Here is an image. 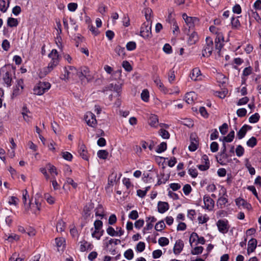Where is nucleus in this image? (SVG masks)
Listing matches in <instances>:
<instances>
[{
	"label": "nucleus",
	"mask_w": 261,
	"mask_h": 261,
	"mask_svg": "<svg viewBox=\"0 0 261 261\" xmlns=\"http://www.w3.org/2000/svg\"><path fill=\"white\" fill-rule=\"evenodd\" d=\"M210 31L216 36L215 40V49L218 55L220 56L221 50L223 47L224 42L223 33L220 30L214 26H211Z\"/></svg>",
	"instance_id": "nucleus-1"
},
{
	"label": "nucleus",
	"mask_w": 261,
	"mask_h": 261,
	"mask_svg": "<svg viewBox=\"0 0 261 261\" xmlns=\"http://www.w3.org/2000/svg\"><path fill=\"white\" fill-rule=\"evenodd\" d=\"M41 201L42 199L39 196L35 197L34 199L32 198L31 201H29V204L24 207L25 213L31 212L33 214H38L41 210Z\"/></svg>",
	"instance_id": "nucleus-2"
},
{
	"label": "nucleus",
	"mask_w": 261,
	"mask_h": 261,
	"mask_svg": "<svg viewBox=\"0 0 261 261\" xmlns=\"http://www.w3.org/2000/svg\"><path fill=\"white\" fill-rule=\"evenodd\" d=\"M0 74H2V80L7 87H10L13 80L12 70L6 67H3L0 70Z\"/></svg>",
	"instance_id": "nucleus-3"
},
{
	"label": "nucleus",
	"mask_w": 261,
	"mask_h": 261,
	"mask_svg": "<svg viewBox=\"0 0 261 261\" xmlns=\"http://www.w3.org/2000/svg\"><path fill=\"white\" fill-rule=\"evenodd\" d=\"M51 85L49 82H40L34 88L35 94L41 95L47 91L50 88Z\"/></svg>",
	"instance_id": "nucleus-4"
},
{
	"label": "nucleus",
	"mask_w": 261,
	"mask_h": 261,
	"mask_svg": "<svg viewBox=\"0 0 261 261\" xmlns=\"http://www.w3.org/2000/svg\"><path fill=\"white\" fill-rule=\"evenodd\" d=\"M205 41L206 44L202 50V56L208 57L212 55L213 51L216 50L215 46H214L213 40L210 37H206Z\"/></svg>",
	"instance_id": "nucleus-5"
},
{
	"label": "nucleus",
	"mask_w": 261,
	"mask_h": 261,
	"mask_svg": "<svg viewBox=\"0 0 261 261\" xmlns=\"http://www.w3.org/2000/svg\"><path fill=\"white\" fill-rule=\"evenodd\" d=\"M140 35L144 39L150 38L152 36L151 22L146 21L144 22L140 29Z\"/></svg>",
	"instance_id": "nucleus-6"
},
{
	"label": "nucleus",
	"mask_w": 261,
	"mask_h": 261,
	"mask_svg": "<svg viewBox=\"0 0 261 261\" xmlns=\"http://www.w3.org/2000/svg\"><path fill=\"white\" fill-rule=\"evenodd\" d=\"M77 69L73 66L65 67L64 74L62 75L61 79L64 81H68L70 79H74L75 77V73Z\"/></svg>",
	"instance_id": "nucleus-7"
},
{
	"label": "nucleus",
	"mask_w": 261,
	"mask_h": 261,
	"mask_svg": "<svg viewBox=\"0 0 261 261\" xmlns=\"http://www.w3.org/2000/svg\"><path fill=\"white\" fill-rule=\"evenodd\" d=\"M58 63L57 61H50L48 66L41 69L39 72V76L40 77H43L49 73H50L58 65Z\"/></svg>",
	"instance_id": "nucleus-8"
},
{
	"label": "nucleus",
	"mask_w": 261,
	"mask_h": 261,
	"mask_svg": "<svg viewBox=\"0 0 261 261\" xmlns=\"http://www.w3.org/2000/svg\"><path fill=\"white\" fill-rule=\"evenodd\" d=\"M11 211L7 208H2L0 210V217L5 219V223L10 227L12 223V219L10 215Z\"/></svg>",
	"instance_id": "nucleus-9"
},
{
	"label": "nucleus",
	"mask_w": 261,
	"mask_h": 261,
	"mask_svg": "<svg viewBox=\"0 0 261 261\" xmlns=\"http://www.w3.org/2000/svg\"><path fill=\"white\" fill-rule=\"evenodd\" d=\"M201 164L197 165V168L201 171H206L209 169L210 164L208 157L207 155L204 154L201 159Z\"/></svg>",
	"instance_id": "nucleus-10"
},
{
	"label": "nucleus",
	"mask_w": 261,
	"mask_h": 261,
	"mask_svg": "<svg viewBox=\"0 0 261 261\" xmlns=\"http://www.w3.org/2000/svg\"><path fill=\"white\" fill-rule=\"evenodd\" d=\"M85 119L87 124L91 127H94L97 124L95 115L90 112L86 113Z\"/></svg>",
	"instance_id": "nucleus-11"
},
{
	"label": "nucleus",
	"mask_w": 261,
	"mask_h": 261,
	"mask_svg": "<svg viewBox=\"0 0 261 261\" xmlns=\"http://www.w3.org/2000/svg\"><path fill=\"white\" fill-rule=\"evenodd\" d=\"M182 18L190 29L193 28L198 22V19L197 17H189L185 13L183 14Z\"/></svg>",
	"instance_id": "nucleus-12"
},
{
	"label": "nucleus",
	"mask_w": 261,
	"mask_h": 261,
	"mask_svg": "<svg viewBox=\"0 0 261 261\" xmlns=\"http://www.w3.org/2000/svg\"><path fill=\"white\" fill-rule=\"evenodd\" d=\"M198 137L195 134H192L190 136V145L189 149L191 151H195L198 146Z\"/></svg>",
	"instance_id": "nucleus-13"
},
{
	"label": "nucleus",
	"mask_w": 261,
	"mask_h": 261,
	"mask_svg": "<svg viewBox=\"0 0 261 261\" xmlns=\"http://www.w3.org/2000/svg\"><path fill=\"white\" fill-rule=\"evenodd\" d=\"M203 202L204 204V208L208 211H212L213 209L215 202L208 195L204 196Z\"/></svg>",
	"instance_id": "nucleus-14"
},
{
	"label": "nucleus",
	"mask_w": 261,
	"mask_h": 261,
	"mask_svg": "<svg viewBox=\"0 0 261 261\" xmlns=\"http://www.w3.org/2000/svg\"><path fill=\"white\" fill-rule=\"evenodd\" d=\"M223 192L224 193L223 195L220 197L217 202V206L220 208H224L228 202V199H227V196L225 189H223Z\"/></svg>",
	"instance_id": "nucleus-15"
},
{
	"label": "nucleus",
	"mask_w": 261,
	"mask_h": 261,
	"mask_svg": "<svg viewBox=\"0 0 261 261\" xmlns=\"http://www.w3.org/2000/svg\"><path fill=\"white\" fill-rule=\"evenodd\" d=\"M218 229L220 232L222 233H226L228 230V227L227 226V221L223 220H219L217 223Z\"/></svg>",
	"instance_id": "nucleus-16"
},
{
	"label": "nucleus",
	"mask_w": 261,
	"mask_h": 261,
	"mask_svg": "<svg viewBox=\"0 0 261 261\" xmlns=\"http://www.w3.org/2000/svg\"><path fill=\"white\" fill-rule=\"evenodd\" d=\"M23 89V81L22 79L17 81V84L13 89V95L17 96L20 93V91Z\"/></svg>",
	"instance_id": "nucleus-17"
},
{
	"label": "nucleus",
	"mask_w": 261,
	"mask_h": 261,
	"mask_svg": "<svg viewBox=\"0 0 261 261\" xmlns=\"http://www.w3.org/2000/svg\"><path fill=\"white\" fill-rule=\"evenodd\" d=\"M190 76L191 79L194 81L201 80V74L200 69L198 68H194L190 73Z\"/></svg>",
	"instance_id": "nucleus-18"
},
{
	"label": "nucleus",
	"mask_w": 261,
	"mask_h": 261,
	"mask_svg": "<svg viewBox=\"0 0 261 261\" xmlns=\"http://www.w3.org/2000/svg\"><path fill=\"white\" fill-rule=\"evenodd\" d=\"M184 246V242L181 240L176 241L173 248V252L175 254H179L183 249Z\"/></svg>",
	"instance_id": "nucleus-19"
},
{
	"label": "nucleus",
	"mask_w": 261,
	"mask_h": 261,
	"mask_svg": "<svg viewBox=\"0 0 261 261\" xmlns=\"http://www.w3.org/2000/svg\"><path fill=\"white\" fill-rule=\"evenodd\" d=\"M197 95L194 92H188L186 94L185 99L186 102L188 104H192L196 99Z\"/></svg>",
	"instance_id": "nucleus-20"
},
{
	"label": "nucleus",
	"mask_w": 261,
	"mask_h": 261,
	"mask_svg": "<svg viewBox=\"0 0 261 261\" xmlns=\"http://www.w3.org/2000/svg\"><path fill=\"white\" fill-rule=\"evenodd\" d=\"M251 128L252 127L249 125L246 124L243 125L237 133L238 138L239 139H242L246 135L247 131Z\"/></svg>",
	"instance_id": "nucleus-21"
},
{
	"label": "nucleus",
	"mask_w": 261,
	"mask_h": 261,
	"mask_svg": "<svg viewBox=\"0 0 261 261\" xmlns=\"http://www.w3.org/2000/svg\"><path fill=\"white\" fill-rule=\"evenodd\" d=\"M257 241L255 239H250L248 243L247 253L253 252L256 248Z\"/></svg>",
	"instance_id": "nucleus-22"
},
{
	"label": "nucleus",
	"mask_w": 261,
	"mask_h": 261,
	"mask_svg": "<svg viewBox=\"0 0 261 261\" xmlns=\"http://www.w3.org/2000/svg\"><path fill=\"white\" fill-rule=\"evenodd\" d=\"M83 73L84 77L86 78L88 81H92L94 79V74L91 73L89 69L87 67H83Z\"/></svg>",
	"instance_id": "nucleus-23"
},
{
	"label": "nucleus",
	"mask_w": 261,
	"mask_h": 261,
	"mask_svg": "<svg viewBox=\"0 0 261 261\" xmlns=\"http://www.w3.org/2000/svg\"><path fill=\"white\" fill-rule=\"evenodd\" d=\"M56 246L58 248L59 251H62L65 247V240L63 238H56Z\"/></svg>",
	"instance_id": "nucleus-24"
},
{
	"label": "nucleus",
	"mask_w": 261,
	"mask_h": 261,
	"mask_svg": "<svg viewBox=\"0 0 261 261\" xmlns=\"http://www.w3.org/2000/svg\"><path fill=\"white\" fill-rule=\"evenodd\" d=\"M86 147L84 144H82L79 147V153L80 156L84 160L88 161V155L86 150Z\"/></svg>",
	"instance_id": "nucleus-25"
},
{
	"label": "nucleus",
	"mask_w": 261,
	"mask_h": 261,
	"mask_svg": "<svg viewBox=\"0 0 261 261\" xmlns=\"http://www.w3.org/2000/svg\"><path fill=\"white\" fill-rule=\"evenodd\" d=\"M158 212L161 214L164 213L169 209V204L166 202H159L158 204Z\"/></svg>",
	"instance_id": "nucleus-26"
},
{
	"label": "nucleus",
	"mask_w": 261,
	"mask_h": 261,
	"mask_svg": "<svg viewBox=\"0 0 261 261\" xmlns=\"http://www.w3.org/2000/svg\"><path fill=\"white\" fill-rule=\"evenodd\" d=\"M29 113H30V111L27 108L26 105H24L22 107L21 114L23 116V119L29 122L31 119V117L28 115Z\"/></svg>",
	"instance_id": "nucleus-27"
},
{
	"label": "nucleus",
	"mask_w": 261,
	"mask_h": 261,
	"mask_svg": "<svg viewBox=\"0 0 261 261\" xmlns=\"http://www.w3.org/2000/svg\"><path fill=\"white\" fill-rule=\"evenodd\" d=\"M198 40V36L197 34L195 32H192L189 35L188 40V43L190 45L195 44Z\"/></svg>",
	"instance_id": "nucleus-28"
},
{
	"label": "nucleus",
	"mask_w": 261,
	"mask_h": 261,
	"mask_svg": "<svg viewBox=\"0 0 261 261\" xmlns=\"http://www.w3.org/2000/svg\"><path fill=\"white\" fill-rule=\"evenodd\" d=\"M80 249L81 252H84L86 250L91 249L92 245L86 241H82L80 243Z\"/></svg>",
	"instance_id": "nucleus-29"
},
{
	"label": "nucleus",
	"mask_w": 261,
	"mask_h": 261,
	"mask_svg": "<svg viewBox=\"0 0 261 261\" xmlns=\"http://www.w3.org/2000/svg\"><path fill=\"white\" fill-rule=\"evenodd\" d=\"M22 202L24 207L26 206L27 204H29V201H31L28 191L25 189L22 191Z\"/></svg>",
	"instance_id": "nucleus-30"
},
{
	"label": "nucleus",
	"mask_w": 261,
	"mask_h": 261,
	"mask_svg": "<svg viewBox=\"0 0 261 261\" xmlns=\"http://www.w3.org/2000/svg\"><path fill=\"white\" fill-rule=\"evenodd\" d=\"M144 13L145 15L146 21L152 22V11L149 8H146L144 10Z\"/></svg>",
	"instance_id": "nucleus-31"
},
{
	"label": "nucleus",
	"mask_w": 261,
	"mask_h": 261,
	"mask_svg": "<svg viewBox=\"0 0 261 261\" xmlns=\"http://www.w3.org/2000/svg\"><path fill=\"white\" fill-rule=\"evenodd\" d=\"M158 116L155 115H151L149 117V124L151 126L156 127L158 125Z\"/></svg>",
	"instance_id": "nucleus-32"
},
{
	"label": "nucleus",
	"mask_w": 261,
	"mask_h": 261,
	"mask_svg": "<svg viewBox=\"0 0 261 261\" xmlns=\"http://www.w3.org/2000/svg\"><path fill=\"white\" fill-rule=\"evenodd\" d=\"M48 57L51 59V61H57V63H59V58L58 53L56 49H53L51 53L48 55Z\"/></svg>",
	"instance_id": "nucleus-33"
},
{
	"label": "nucleus",
	"mask_w": 261,
	"mask_h": 261,
	"mask_svg": "<svg viewBox=\"0 0 261 261\" xmlns=\"http://www.w3.org/2000/svg\"><path fill=\"white\" fill-rule=\"evenodd\" d=\"M66 228L65 222L62 220H59L57 223L56 228L58 232H62L64 231Z\"/></svg>",
	"instance_id": "nucleus-34"
},
{
	"label": "nucleus",
	"mask_w": 261,
	"mask_h": 261,
	"mask_svg": "<svg viewBox=\"0 0 261 261\" xmlns=\"http://www.w3.org/2000/svg\"><path fill=\"white\" fill-rule=\"evenodd\" d=\"M9 5L8 0H0V10L3 12H6Z\"/></svg>",
	"instance_id": "nucleus-35"
},
{
	"label": "nucleus",
	"mask_w": 261,
	"mask_h": 261,
	"mask_svg": "<svg viewBox=\"0 0 261 261\" xmlns=\"http://www.w3.org/2000/svg\"><path fill=\"white\" fill-rule=\"evenodd\" d=\"M168 15L167 18V21L170 23H172L175 21L174 18V9L172 8L169 9L168 10Z\"/></svg>",
	"instance_id": "nucleus-36"
},
{
	"label": "nucleus",
	"mask_w": 261,
	"mask_h": 261,
	"mask_svg": "<svg viewBox=\"0 0 261 261\" xmlns=\"http://www.w3.org/2000/svg\"><path fill=\"white\" fill-rule=\"evenodd\" d=\"M95 215L96 216H99L101 218L104 216V210L101 205H98L97 207L96 208Z\"/></svg>",
	"instance_id": "nucleus-37"
},
{
	"label": "nucleus",
	"mask_w": 261,
	"mask_h": 261,
	"mask_svg": "<svg viewBox=\"0 0 261 261\" xmlns=\"http://www.w3.org/2000/svg\"><path fill=\"white\" fill-rule=\"evenodd\" d=\"M18 23V20L16 18L9 17L7 20L8 25L10 27H16Z\"/></svg>",
	"instance_id": "nucleus-38"
},
{
	"label": "nucleus",
	"mask_w": 261,
	"mask_h": 261,
	"mask_svg": "<svg viewBox=\"0 0 261 261\" xmlns=\"http://www.w3.org/2000/svg\"><path fill=\"white\" fill-rule=\"evenodd\" d=\"M134 252L132 249H128L124 253V257L128 260H131L134 257Z\"/></svg>",
	"instance_id": "nucleus-39"
},
{
	"label": "nucleus",
	"mask_w": 261,
	"mask_h": 261,
	"mask_svg": "<svg viewBox=\"0 0 261 261\" xmlns=\"http://www.w3.org/2000/svg\"><path fill=\"white\" fill-rule=\"evenodd\" d=\"M109 155L108 152L106 150H100L97 152V156L99 158L105 160Z\"/></svg>",
	"instance_id": "nucleus-40"
},
{
	"label": "nucleus",
	"mask_w": 261,
	"mask_h": 261,
	"mask_svg": "<svg viewBox=\"0 0 261 261\" xmlns=\"http://www.w3.org/2000/svg\"><path fill=\"white\" fill-rule=\"evenodd\" d=\"M166 227L165 224L163 220L158 222L155 225V229L156 231H161Z\"/></svg>",
	"instance_id": "nucleus-41"
},
{
	"label": "nucleus",
	"mask_w": 261,
	"mask_h": 261,
	"mask_svg": "<svg viewBox=\"0 0 261 261\" xmlns=\"http://www.w3.org/2000/svg\"><path fill=\"white\" fill-rule=\"evenodd\" d=\"M234 137V132L233 130L231 131L227 136L224 137L223 141L226 142H231Z\"/></svg>",
	"instance_id": "nucleus-42"
},
{
	"label": "nucleus",
	"mask_w": 261,
	"mask_h": 261,
	"mask_svg": "<svg viewBox=\"0 0 261 261\" xmlns=\"http://www.w3.org/2000/svg\"><path fill=\"white\" fill-rule=\"evenodd\" d=\"M117 177V174L113 172L109 177L108 178V185L113 186L114 183L116 181Z\"/></svg>",
	"instance_id": "nucleus-43"
},
{
	"label": "nucleus",
	"mask_w": 261,
	"mask_h": 261,
	"mask_svg": "<svg viewBox=\"0 0 261 261\" xmlns=\"http://www.w3.org/2000/svg\"><path fill=\"white\" fill-rule=\"evenodd\" d=\"M154 82L156 85L159 87V88L161 89V90L163 91L165 93L166 92V89L159 77H156L154 80Z\"/></svg>",
	"instance_id": "nucleus-44"
},
{
	"label": "nucleus",
	"mask_w": 261,
	"mask_h": 261,
	"mask_svg": "<svg viewBox=\"0 0 261 261\" xmlns=\"http://www.w3.org/2000/svg\"><path fill=\"white\" fill-rule=\"evenodd\" d=\"M259 117L260 116L258 113H255L249 117V121L252 123H256L259 120Z\"/></svg>",
	"instance_id": "nucleus-45"
},
{
	"label": "nucleus",
	"mask_w": 261,
	"mask_h": 261,
	"mask_svg": "<svg viewBox=\"0 0 261 261\" xmlns=\"http://www.w3.org/2000/svg\"><path fill=\"white\" fill-rule=\"evenodd\" d=\"M141 97L143 101L145 102L148 101L149 97V92L148 90L146 89L143 90L141 94Z\"/></svg>",
	"instance_id": "nucleus-46"
},
{
	"label": "nucleus",
	"mask_w": 261,
	"mask_h": 261,
	"mask_svg": "<svg viewBox=\"0 0 261 261\" xmlns=\"http://www.w3.org/2000/svg\"><path fill=\"white\" fill-rule=\"evenodd\" d=\"M159 244L161 246H165L169 244V241L168 238L165 237H161L159 239Z\"/></svg>",
	"instance_id": "nucleus-47"
},
{
	"label": "nucleus",
	"mask_w": 261,
	"mask_h": 261,
	"mask_svg": "<svg viewBox=\"0 0 261 261\" xmlns=\"http://www.w3.org/2000/svg\"><path fill=\"white\" fill-rule=\"evenodd\" d=\"M198 239V236L196 232H192L190 237L189 242L191 246H192V244L195 243L196 241L197 242Z\"/></svg>",
	"instance_id": "nucleus-48"
},
{
	"label": "nucleus",
	"mask_w": 261,
	"mask_h": 261,
	"mask_svg": "<svg viewBox=\"0 0 261 261\" xmlns=\"http://www.w3.org/2000/svg\"><path fill=\"white\" fill-rule=\"evenodd\" d=\"M115 51L119 56H124L125 55V48L124 47H121L119 45L116 47Z\"/></svg>",
	"instance_id": "nucleus-49"
},
{
	"label": "nucleus",
	"mask_w": 261,
	"mask_h": 261,
	"mask_svg": "<svg viewBox=\"0 0 261 261\" xmlns=\"http://www.w3.org/2000/svg\"><path fill=\"white\" fill-rule=\"evenodd\" d=\"M167 148V144L165 142L161 143L158 145L156 148V152L158 153H161L164 151Z\"/></svg>",
	"instance_id": "nucleus-50"
},
{
	"label": "nucleus",
	"mask_w": 261,
	"mask_h": 261,
	"mask_svg": "<svg viewBox=\"0 0 261 261\" xmlns=\"http://www.w3.org/2000/svg\"><path fill=\"white\" fill-rule=\"evenodd\" d=\"M109 88L110 90L115 91L117 92H119L121 89V86L120 85L111 84L109 86Z\"/></svg>",
	"instance_id": "nucleus-51"
},
{
	"label": "nucleus",
	"mask_w": 261,
	"mask_h": 261,
	"mask_svg": "<svg viewBox=\"0 0 261 261\" xmlns=\"http://www.w3.org/2000/svg\"><path fill=\"white\" fill-rule=\"evenodd\" d=\"M203 250V248L202 246L196 247L191 251V253L193 255L199 254L202 252Z\"/></svg>",
	"instance_id": "nucleus-52"
},
{
	"label": "nucleus",
	"mask_w": 261,
	"mask_h": 261,
	"mask_svg": "<svg viewBox=\"0 0 261 261\" xmlns=\"http://www.w3.org/2000/svg\"><path fill=\"white\" fill-rule=\"evenodd\" d=\"M257 143V140L254 137H252L247 142V145L251 147H253L256 145Z\"/></svg>",
	"instance_id": "nucleus-53"
},
{
	"label": "nucleus",
	"mask_w": 261,
	"mask_h": 261,
	"mask_svg": "<svg viewBox=\"0 0 261 261\" xmlns=\"http://www.w3.org/2000/svg\"><path fill=\"white\" fill-rule=\"evenodd\" d=\"M236 154L238 156H241L244 152V149L241 145H238L236 149Z\"/></svg>",
	"instance_id": "nucleus-54"
},
{
	"label": "nucleus",
	"mask_w": 261,
	"mask_h": 261,
	"mask_svg": "<svg viewBox=\"0 0 261 261\" xmlns=\"http://www.w3.org/2000/svg\"><path fill=\"white\" fill-rule=\"evenodd\" d=\"M219 130L221 134L225 135L228 130V125L226 123H223L219 127Z\"/></svg>",
	"instance_id": "nucleus-55"
},
{
	"label": "nucleus",
	"mask_w": 261,
	"mask_h": 261,
	"mask_svg": "<svg viewBox=\"0 0 261 261\" xmlns=\"http://www.w3.org/2000/svg\"><path fill=\"white\" fill-rule=\"evenodd\" d=\"M47 166L48 168L49 173L51 175H53V174H55L56 175H57L58 174V172L57 171V169L54 166H53L50 164H48L47 165Z\"/></svg>",
	"instance_id": "nucleus-56"
},
{
	"label": "nucleus",
	"mask_w": 261,
	"mask_h": 261,
	"mask_svg": "<svg viewBox=\"0 0 261 261\" xmlns=\"http://www.w3.org/2000/svg\"><path fill=\"white\" fill-rule=\"evenodd\" d=\"M126 47L128 50H133L136 48V43L134 41H130L127 43Z\"/></svg>",
	"instance_id": "nucleus-57"
},
{
	"label": "nucleus",
	"mask_w": 261,
	"mask_h": 261,
	"mask_svg": "<svg viewBox=\"0 0 261 261\" xmlns=\"http://www.w3.org/2000/svg\"><path fill=\"white\" fill-rule=\"evenodd\" d=\"M145 244L143 242H140L138 243L136 246V249L139 252H141L145 249Z\"/></svg>",
	"instance_id": "nucleus-58"
},
{
	"label": "nucleus",
	"mask_w": 261,
	"mask_h": 261,
	"mask_svg": "<svg viewBox=\"0 0 261 261\" xmlns=\"http://www.w3.org/2000/svg\"><path fill=\"white\" fill-rule=\"evenodd\" d=\"M122 67L127 71H130L132 70V67L129 63L127 61H124L122 62Z\"/></svg>",
	"instance_id": "nucleus-59"
},
{
	"label": "nucleus",
	"mask_w": 261,
	"mask_h": 261,
	"mask_svg": "<svg viewBox=\"0 0 261 261\" xmlns=\"http://www.w3.org/2000/svg\"><path fill=\"white\" fill-rule=\"evenodd\" d=\"M44 198L46 200L47 202L50 204H53L55 202L54 198L48 193L44 194Z\"/></svg>",
	"instance_id": "nucleus-60"
},
{
	"label": "nucleus",
	"mask_w": 261,
	"mask_h": 261,
	"mask_svg": "<svg viewBox=\"0 0 261 261\" xmlns=\"http://www.w3.org/2000/svg\"><path fill=\"white\" fill-rule=\"evenodd\" d=\"M18 201V199L14 196H11L9 198L8 203L10 205H17Z\"/></svg>",
	"instance_id": "nucleus-61"
},
{
	"label": "nucleus",
	"mask_w": 261,
	"mask_h": 261,
	"mask_svg": "<svg viewBox=\"0 0 261 261\" xmlns=\"http://www.w3.org/2000/svg\"><path fill=\"white\" fill-rule=\"evenodd\" d=\"M139 217L138 212L136 210L132 211L129 214L128 217L129 218L132 220H136Z\"/></svg>",
	"instance_id": "nucleus-62"
},
{
	"label": "nucleus",
	"mask_w": 261,
	"mask_h": 261,
	"mask_svg": "<svg viewBox=\"0 0 261 261\" xmlns=\"http://www.w3.org/2000/svg\"><path fill=\"white\" fill-rule=\"evenodd\" d=\"M2 46L4 50L8 51L10 46L9 42L7 39L4 40L2 42Z\"/></svg>",
	"instance_id": "nucleus-63"
},
{
	"label": "nucleus",
	"mask_w": 261,
	"mask_h": 261,
	"mask_svg": "<svg viewBox=\"0 0 261 261\" xmlns=\"http://www.w3.org/2000/svg\"><path fill=\"white\" fill-rule=\"evenodd\" d=\"M9 261H23V259L20 257H18L16 253H14L9 258Z\"/></svg>",
	"instance_id": "nucleus-64"
}]
</instances>
